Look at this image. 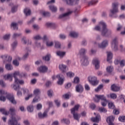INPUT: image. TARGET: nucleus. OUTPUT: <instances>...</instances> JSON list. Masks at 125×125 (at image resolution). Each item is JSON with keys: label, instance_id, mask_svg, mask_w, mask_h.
Masks as SVG:
<instances>
[{"label": "nucleus", "instance_id": "obj_1", "mask_svg": "<svg viewBox=\"0 0 125 125\" xmlns=\"http://www.w3.org/2000/svg\"><path fill=\"white\" fill-rule=\"evenodd\" d=\"M18 76H20L21 78H26L27 77V73L22 72L20 74L19 71H16L13 74L4 76V80L6 81V80H9L10 82H12V78H14L15 84L13 85V88L15 90H18V89L20 88V85L19 84H23L24 83L23 80H20L17 78Z\"/></svg>", "mask_w": 125, "mask_h": 125}, {"label": "nucleus", "instance_id": "obj_2", "mask_svg": "<svg viewBox=\"0 0 125 125\" xmlns=\"http://www.w3.org/2000/svg\"><path fill=\"white\" fill-rule=\"evenodd\" d=\"M102 27V30H101ZM95 30L96 31H101L102 36L103 37H109L112 34V31L107 28V24L103 21H101L99 22V25L95 27Z\"/></svg>", "mask_w": 125, "mask_h": 125}, {"label": "nucleus", "instance_id": "obj_3", "mask_svg": "<svg viewBox=\"0 0 125 125\" xmlns=\"http://www.w3.org/2000/svg\"><path fill=\"white\" fill-rule=\"evenodd\" d=\"M20 118L15 114H12L11 119L8 121V125H21L20 123H18V121Z\"/></svg>", "mask_w": 125, "mask_h": 125}, {"label": "nucleus", "instance_id": "obj_4", "mask_svg": "<svg viewBox=\"0 0 125 125\" xmlns=\"http://www.w3.org/2000/svg\"><path fill=\"white\" fill-rule=\"evenodd\" d=\"M5 94H7L6 97L9 101L11 102L12 104H16V101H15L13 95H11V94H7V93L3 90H0V95H5Z\"/></svg>", "mask_w": 125, "mask_h": 125}, {"label": "nucleus", "instance_id": "obj_5", "mask_svg": "<svg viewBox=\"0 0 125 125\" xmlns=\"http://www.w3.org/2000/svg\"><path fill=\"white\" fill-rule=\"evenodd\" d=\"M94 102L96 103H99L100 102V100L102 101H104V102H108L106 97L104 95H95V97L93 98Z\"/></svg>", "mask_w": 125, "mask_h": 125}, {"label": "nucleus", "instance_id": "obj_6", "mask_svg": "<svg viewBox=\"0 0 125 125\" xmlns=\"http://www.w3.org/2000/svg\"><path fill=\"white\" fill-rule=\"evenodd\" d=\"M35 98L33 100V102H38L41 100L40 95L41 94V90L40 89H35L33 92Z\"/></svg>", "mask_w": 125, "mask_h": 125}, {"label": "nucleus", "instance_id": "obj_7", "mask_svg": "<svg viewBox=\"0 0 125 125\" xmlns=\"http://www.w3.org/2000/svg\"><path fill=\"white\" fill-rule=\"evenodd\" d=\"M118 6H119V3L114 2L112 3V9L110 10V12L112 14H115L119 12V10L118 9Z\"/></svg>", "mask_w": 125, "mask_h": 125}, {"label": "nucleus", "instance_id": "obj_8", "mask_svg": "<svg viewBox=\"0 0 125 125\" xmlns=\"http://www.w3.org/2000/svg\"><path fill=\"white\" fill-rule=\"evenodd\" d=\"M88 81L92 85H97L98 84L97 78L95 77H89Z\"/></svg>", "mask_w": 125, "mask_h": 125}, {"label": "nucleus", "instance_id": "obj_9", "mask_svg": "<svg viewBox=\"0 0 125 125\" xmlns=\"http://www.w3.org/2000/svg\"><path fill=\"white\" fill-rule=\"evenodd\" d=\"M112 47H113L114 50L115 51H117L118 50V38H114L111 43Z\"/></svg>", "mask_w": 125, "mask_h": 125}, {"label": "nucleus", "instance_id": "obj_10", "mask_svg": "<svg viewBox=\"0 0 125 125\" xmlns=\"http://www.w3.org/2000/svg\"><path fill=\"white\" fill-rule=\"evenodd\" d=\"M49 109H46L43 113L40 112L38 113V117L40 119H44L47 117V113H48Z\"/></svg>", "mask_w": 125, "mask_h": 125}, {"label": "nucleus", "instance_id": "obj_11", "mask_svg": "<svg viewBox=\"0 0 125 125\" xmlns=\"http://www.w3.org/2000/svg\"><path fill=\"white\" fill-rule=\"evenodd\" d=\"M81 62H82V64L83 65V66H87L89 63V62H88V58L86 56H83Z\"/></svg>", "mask_w": 125, "mask_h": 125}, {"label": "nucleus", "instance_id": "obj_12", "mask_svg": "<svg viewBox=\"0 0 125 125\" xmlns=\"http://www.w3.org/2000/svg\"><path fill=\"white\" fill-rule=\"evenodd\" d=\"M75 90L76 92L82 93V92H83V86L81 84H78L75 87Z\"/></svg>", "mask_w": 125, "mask_h": 125}, {"label": "nucleus", "instance_id": "obj_13", "mask_svg": "<svg viewBox=\"0 0 125 125\" xmlns=\"http://www.w3.org/2000/svg\"><path fill=\"white\" fill-rule=\"evenodd\" d=\"M91 121L93 122V123H99L100 121H101V116L100 114H97L95 117H92L91 118Z\"/></svg>", "mask_w": 125, "mask_h": 125}, {"label": "nucleus", "instance_id": "obj_14", "mask_svg": "<svg viewBox=\"0 0 125 125\" xmlns=\"http://www.w3.org/2000/svg\"><path fill=\"white\" fill-rule=\"evenodd\" d=\"M114 121H115V117L113 116H110L106 119V122L108 125H114V123H113Z\"/></svg>", "mask_w": 125, "mask_h": 125}, {"label": "nucleus", "instance_id": "obj_15", "mask_svg": "<svg viewBox=\"0 0 125 125\" xmlns=\"http://www.w3.org/2000/svg\"><path fill=\"white\" fill-rule=\"evenodd\" d=\"M1 58L3 60L4 62H5V60L9 63L12 61V57L10 56H9L8 57L7 55L1 56Z\"/></svg>", "mask_w": 125, "mask_h": 125}, {"label": "nucleus", "instance_id": "obj_16", "mask_svg": "<svg viewBox=\"0 0 125 125\" xmlns=\"http://www.w3.org/2000/svg\"><path fill=\"white\" fill-rule=\"evenodd\" d=\"M108 45V41L104 40L101 44H99L98 46L100 48H105Z\"/></svg>", "mask_w": 125, "mask_h": 125}, {"label": "nucleus", "instance_id": "obj_17", "mask_svg": "<svg viewBox=\"0 0 125 125\" xmlns=\"http://www.w3.org/2000/svg\"><path fill=\"white\" fill-rule=\"evenodd\" d=\"M56 78L59 80L58 81V84L60 85L63 84V83H64V78L61 77L60 75H57Z\"/></svg>", "mask_w": 125, "mask_h": 125}, {"label": "nucleus", "instance_id": "obj_18", "mask_svg": "<svg viewBox=\"0 0 125 125\" xmlns=\"http://www.w3.org/2000/svg\"><path fill=\"white\" fill-rule=\"evenodd\" d=\"M120 87L118 86L117 84H113L111 86V89L112 91H114L115 92H117V91H119Z\"/></svg>", "mask_w": 125, "mask_h": 125}, {"label": "nucleus", "instance_id": "obj_19", "mask_svg": "<svg viewBox=\"0 0 125 125\" xmlns=\"http://www.w3.org/2000/svg\"><path fill=\"white\" fill-rule=\"evenodd\" d=\"M99 63V61L97 59H95L93 60V64L95 65L96 70L100 68Z\"/></svg>", "mask_w": 125, "mask_h": 125}, {"label": "nucleus", "instance_id": "obj_20", "mask_svg": "<svg viewBox=\"0 0 125 125\" xmlns=\"http://www.w3.org/2000/svg\"><path fill=\"white\" fill-rule=\"evenodd\" d=\"M71 13H72V12H68L64 14H62L59 16V19H61L62 18H65V17H68V16H69Z\"/></svg>", "mask_w": 125, "mask_h": 125}, {"label": "nucleus", "instance_id": "obj_21", "mask_svg": "<svg viewBox=\"0 0 125 125\" xmlns=\"http://www.w3.org/2000/svg\"><path fill=\"white\" fill-rule=\"evenodd\" d=\"M40 73H46L47 72V67L46 66H41L39 69Z\"/></svg>", "mask_w": 125, "mask_h": 125}, {"label": "nucleus", "instance_id": "obj_22", "mask_svg": "<svg viewBox=\"0 0 125 125\" xmlns=\"http://www.w3.org/2000/svg\"><path fill=\"white\" fill-rule=\"evenodd\" d=\"M67 68V65L65 64H60L59 65V69L61 70V71H62L63 73L64 72H66V68Z\"/></svg>", "mask_w": 125, "mask_h": 125}, {"label": "nucleus", "instance_id": "obj_23", "mask_svg": "<svg viewBox=\"0 0 125 125\" xmlns=\"http://www.w3.org/2000/svg\"><path fill=\"white\" fill-rule=\"evenodd\" d=\"M71 114H73V118L75 120H76L77 121H79L80 120L81 116L79 114L75 112H71Z\"/></svg>", "mask_w": 125, "mask_h": 125}, {"label": "nucleus", "instance_id": "obj_24", "mask_svg": "<svg viewBox=\"0 0 125 125\" xmlns=\"http://www.w3.org/2000/svg\"><path fill=\"white\" fill-rule=\"evenodd\" d=\"M49 8L52 12H56L57 11V7L53 5L49 6Z\"/></svg>", "mask_w": 125, "mask_h": 125}, {"label": "nucleus", "instance_id": "obj_25", "mask_svg": "<svg viewBox=\"0 0 125 125\" xmlns=\"http://www.w3.org/2000/svg\"><path fill=\"white\" fill-rule=\"evenodd\" d=\"M50 57H51V55H50V54H48L46 56L43 57L42 59L45 61L48 62L50 60Z\"/></svg>", "mask_w": 125, "mask_h": 125}, {"label": "nucleus", "instance_id": "obj_26", "mask_svg": "<svg viewBox=\"0 0 125 125\" xmlns=\"http://www.w3.org/2000/svg\"><path fill=\"white\" fill-rule=\"evenodd\" d=\"M106 53L107 54V61L109 62L113 58V53L111 52H107Z\"/></svg>", "mask_w": 125, "mask_h": 125}, {"label": "nucleus", "instance_id": "obj_27", "mask_svg": "<svg viewBox=\"0 0 125 125\" xmlns=\"http://www.w3.org/2000/svg\"><path fill=\"white\" fill-rule=\"evenodd\" d=\"M85 52H86V49L84 48H82L79 51V54L81 55V56H85L84 54H85Z\"/></svg>", "mask_w": 125, "mask_h": 125}, {"label": "nucleus", "instance_id": "obj_28", "mask_svg": "<svg viewBox=\"0 0 125 125\" xmlns=\"http://www.w3.org/2000/svg\"><path fill=\"white\" fill-rule=\"evenodd\" d=\"M27 110L28 112H29L30 113L34 112V106L33 105H28L27 107Z\"/></svg>", "mask_w": 125, "mask_h": 125}, {"label": "nucleus", "instance_id": "obj_29", "mask_svg": "<svg viewBox=\"0 0 125 125\" xmlns=\"http://www.w3.org/2000/svg\"><path fill=\"white\" fill-rule=\"evenodd\" d=\"M24 13L25 14L26 16H29V15H31V10L25 8L24 9Z\"/></svg>", "mask_w": 125, "mask_h": 125}, {"label": "nucleus", "instance_id": "obj_30", "mask_svg": "<svg viewBox=\"0 0 125 125\" xmlns=\"http://www.w3.org/2000/svg\"><path fill=\"white\" fill-rule=\"evenodd\" d=\"M65 54H66V52H62L61 51L57 52V55H58V56H60V57H63V56H64Z\"/></svg>", "mask_w": 125, "mask_h": 125}, {"label": "nucleus", "instance_id": "obj_31", "mask_svg": "<svg viewBox=\"0 0 125 125\" xmlns=\"http://www.w3.org/2000/svg\"><path fill=\"white\" fill-rule=\"evenodd\" d=\"M79 108H80V105L77 104L75 105L74 108L71 109V113H74L75 111H78Z\"/></svg>", "mask_w": 125, "mask_h": 125}, {"label": "nucleus", "instance_id": "obj_32", "mask_svg": "<svg viewBox=\"0 0 125 125\" xmlns=\"http://www.w3.org/2000/svg\"><path fill=\"white\" fill-rule=\"evenodd\" d=\"M11 26L13 27L14 30H18V23L16 22H12Z\"/></svg>", "mask_w": 125, "mask_h": 125}, {"label": "nucleus", "instance_id": "obj_33", "mask_svg": "<svg viewBox=\"0 0 125 125\" xmlns=\"http://www.w3.org/2000/svg\"><path fill=\"white\" fill-rule=\"evenodd\" d=\"M113 70L114 67H113L112 66H109L107 67L106 68L107 72L109 73V74H110L111 72H113Z\"/></svg>", "mask_w": 125, "mask_h": 125}, {"label": "nucleus", "instance_id": "obj_34", "mask_svg": "<svg viewBox=\"0 0 125 125\" xmlns=\"http://www.w3.org/2000/svg\"><path fill=\"white\" fill-rule=\"evenodd\" d=\"M63 1H66L67 4L68 5H73L74 4V0H62Z\"/></svg>", "mask_w": 125, "mask_h": 125}, {"label": "nucleus", "instance_id": "obj_35", "mask_svg": "<svg viewBox=\"0 0 125 125\" xmlns=\"http://www.w3.org/2000/svg\"><path fill=\"white\" fill-rule=\"evenodd\" d=\"M69 36H70V37H71V38H77L78 33H77L75 32H72L70 33Z\"/></svg>", "mask_w": 125, "mask_h": 125}, {"label": "nucleus", "instance_id": "obj_36", "mask_svg": "<svg viewBox=\"0 0 125 125\" xmlns=\"http://www.w3.org/2000/svg\"><path fill=\"white\" fill-rule=\"evenodd\" d=\"M98 111L100 113H107V109L104 107H99Z\"/></svg>", "mask_w": 125, "mask_h": 125}, {"label": "nucleus", "instance_id": "obj_37", "mask_svg": "<svg viewBox=\"0 0 125 125\" xmlns=\"http://www.w3.org/2000/svg\"><path fill=\"white\" fill-rule=\"evenodd\" d=\"M108 108L109 109H115V104H114V103H112V102H110V103H108Z\"/></svg>", "mask_w": 125, "mask_h": 125}, {"label": "nucleus", "instance_id": "obj_38", "mask_svg": "<svg viewBox=\"0 0 125 125\" xmlns=\"http://www.w3.org/2000/svg\"><path fill=\"white\" fill-rule=\"evenodd\" d=\"M5 68L6 70H8V71H11V70H12L13 69V67H12V65L10 64H6L5 65Z\"/></svg>", "mask_w": 125, "mask_h": 125}, {"label": "nucleus", "instance_id": "obj_39", "mask_svg": "<svg viewBox=\"0 0 125 125\" xmlns=\"http://www.w3.org/2000/svg\"><path fill=\"white\" fill-rule=\"evenodd\" d=\"M47 94L49 97H52L53 96V90L50 89L47 91Z\"/></svg>", "mask_w": 125, "mask_h": 125}, {"label": "nucleus", "instance_id": "obj_40", "mask_svg": "<svg viewBox=\"0 0 125 125\" xmlns=\"http://www.w3.org/2000/svg\"><path fill=\"white\" fill-rule=\"evenodd\" d=\"M103 84H102L99 85L97 88L95 89V91H96V92H98V91H100V90H101V89L103 88Z\"/></svg>", "mask_w": 125, "mask_h": 125}, {"label": "nucleus", "instance_id": "obj_41", "mask_svg": "<svg viewBox=\"0 0 125 125\" xmlns=\"http://www.w3.org/2000/svg\"><path fill=\"white\" fill-rule=\"evenodd\" d=\"M66 75L68 78H73V77H75V73L72 72H68L66 73Z\"/></svg>", "mask_w": 125, "mask_h": 125}, {"label": "nucleus", "instance_id": "obj_42", "mask_svg": "<svg viewBox=\"0 0 125 125\" xmlns=\"http://www.w3.org/2000/svg\"><path fill=\"white\" fill-rule=\"evenodd\" d=\"M97 2H98L97 0H92L88 2V5H93V4H96V3H97Z\"/></svg>", "mask_w": 125, "mask_h": 125}, {"label": "nucleus", "instance_id": "obj_43", "mask_svg": "<svg viewBox=\"0 0 125 125\" xmlns=\"http://www.w3.org/2000/svg\"><path fill=\"white\" fill-rule=\"evenodd\" d=\"M18 7V6L15 5L12 7L11 11L12 13H14L17 11V8Z\"/></svg>", "mask_w": 125, "mask_h": 125}, {"label": "nucleus", "instance_id": "obj_44", "mask_svg": "<svg viewBox=\"0 0 125 125\" xmlns=\"http://www.w3.org/2000/svg\"><path fill=\"white\" fill-rule=\"evenodd\" d=\"M21 36H22V34L21 33H14L13 35L12 38L13 39H16L17 38H18L19 37H21Z\"/></svg>", "mask_w": 125, "mask_h": 125}, {"label": "nucleus", "instance_id": "obj_45", "mask_svg": "<svg viewBox=\"0 0 125 125\" xmlns=\"http://www.w3.org/2000/svg\"><path fill=\"white\" fill-rule=\"evenodd\" d=\"M62 123H64L66 125H69L70 124V120L69 119H63L61 120Z\"/></svg>", "mask_w": 125, "mask_h": 125}, {"label": "nucleus", "instance_id": "obj_46", "mask_svg": "<svg viewBox=\"0 0 125 125\" xmlns=\"http://www.w3.org/2000/svg\"><path fill=\"white\" fill-rule=\"evenodd\" d=\"M42 15L44 17H49L50 16V13L48 12H44L42 13Z\"/></svg>", "mask_w": 125, "mask_h": 125}, {"label": "nucleus", "instance_id": "obj_47", "mask_svg": "<svg viewBox=\"0 0 125 125\" xmlns=\"http://www.w3.org/2000/svg\"><path fill=\"white\" fill-rule=\"evenodd\" d=\"M9 111L11 113V117H12V115H16L14 113V112H15V108H11L9 109Z\"/></svg>", "mask_w": 125, "mask_h": 125}, {"label": "nucleus", "instance_id": "obj_48", "mask_svg": "<svg viewBox=\"0 0 125 125\" xmlns=\"http://www.w3.org/2000/svg\"><path fill=\"white\" fill-rule=\"evenodd\" d=\"M55 46L56 48H60L61 47V44L59 42H55Z\"/></svg>", "mask_w": 125, "mask_h": 125}, {"label": "nucleus", "instance_id": "obj_49", "mask_svg": "<svg viewBox=\"0 0 125 125\" xmlns=\"http://www.w3.org/2000/svg\"><path fill=\"white\" fill-rule=\"evenodd\" d=\"M120 66L123 67H125V60H122L120 62Z\"/></svg>", "mask_w": 125, "mask_h": 125}, {"label": "nucleus", "instance_id": "obj_50", "mask_svg": "<svg viewBox=\"0 0 125 125\" xmlns=\"http://www.w3.org/2000/svg\"><path fill=\"white\" fill-rule=\"evenodd\" d=\"M110 98L112 99H117V95L115 93H111L110 94Z\"/></svg>", "mask_w": 125, "mask_h": 125}, {"label": "nucleus", "instance_id": "obj_51", "mask_svg": "<svg viewBox=\"0 0 125 125\" xmlns=\"http://www.w3.org/2000/svg\"><path fill=\"white\" fill-rule=\"evenodd\" d=\"M46 26L47 27H54L55 26V24L51 22H47L46 23Z\"/></svg>", "mask_w": 125, "mask_h": 125}, {"label": "nucleus", "instance_id": "obj_52", "mask_svg": "<svg viewBox=\"0 0 125 125\" xmlns=\"http://www.w3.org/2000/svg\"><path fill=\"white\" fill-rule=\"evenodd\" d=\"M28 56H29V53H26L22 57V60H26L27 58H28Z\"/></svg>", "mask_w": 125, "mask_h": 125}, {"label": "nucleus", "instance_id": "obj_53", "mask_svg": "<svg viewBox=\"0 0 125 125\" xmlns=\"http://www.w3.org/2000/svg\"><path fill=\"white\" fill-rule=\"evenodd\" d=\"M73 83H80V79L79 77H75L74 79Z\"/></svg>", "mask_w": 125, "mask_h": 125}, {"label": "nucleus", "instance_id": "obj_54", "mask_svg": "<svg viewBox=\"0 0 125 125\" xmlns=\"http://www.w3.org/2000/svg\"><path fill=\"white\" fill-rule=\"evenodd\" d=\"M10 38V35L9 34H6L3 37V40H9Z\"/></svg>", "mask_w": 125, "mask_h": 125}, {"label": "nucleus", "instance_id": "obj_55", "mask_svg": "<svg viewBox=\"0 0 125 125\" xmlns=\"http://www.w3.org/2000/svg\"><path fill=\"white\" fill-rule=\"evenodd\" d=\"M119 120L120 122H123L124 123L125 122V116H120L119 117Z\"/></svg>", "mask_w": 125, "mask_h": 125}, {"label": "nucleus", "instance_id": "obj_56", "mask_svg": "<svg viewBox=\"0 0 125 125\" xmlns=\"http://www.w3.org/2000/svg\"><path fill=\"white\" fill-rule=\"evenodd\" d=\"M62 97L64 99H69V98H70V95L69 94H65L62 95Z\"/></svg>", "mask_w": 125, "mask_h": 125}, {"label": "nucleus", "instance_id": "obj_57", "mask_svg": "<svg viewBox=\"0 0 125 125\" xmlns=\"http://www.w3.org/2000/svg\"><path fill=\"white\" fill-rule=\"evenodd\" d=\"M46 44L47 46H52L53 45V42L47 41L46 42Z\"/></svg>", "mask_w": 125, "mask_h": 125}, {"label": "nucleus", "instance_id": "obj_58", "mask_svg": "<svg viewBox=\"0 0 125 125\" xmlns=\"http://www.w3.org/2000/svg\"><path fill=\"white\" fill-rule=\"evenodd\" d=\"M16 46H17V41L14 42L12 44V47L13 49H14V48H15V47H16Z\"/></svg>", "mask_w": 125, "mask_h": 125}, {"label": "nucleus", "instance_id": "obj_59", "mask_svg": "<svg viewBox=\"0 0 125 125\" xmlns=\"http://www.w3.org/2000/svg\"><path fill=\"white\" fill-rule=\"evenodd\" d=\"M54 102H55V104H56V105L57 106V107H59V106H60V101H59V100H55Z\"/></svg>", "mask_w": 125, "mask_h": 125}, {"label": "nucleus", "instance_id": "obj_60", "mask_svg": "<svg viewBox=\"0 0 125 125\" xmlns=\"http://www.w3.org/2000/svg\"><path fill=\"white\" fill-rule=\"evenodd\" d=\"M84 88L85 90H87V91L90 90V87H89V85H88L87 84H85L84 85Z\"/></svg>", "mask_w": 125, "mask_h": 125}, {"label": "nucleus", "instance_id": "obj_61", "mask_svg": "<svg viewBox=\"0 0 125 125\" xmlns=\"http://www.w3.org/2000/svg\"><path fill=\"white\" fill-rule=\"evenodd\" d=\"M42 104H38L37 105V107H36L37 110H41V109H42Z\"/></svg>", "mask_w": 125, "mask_h": 125}, {"label": "nucleus", "instance_id": "obj_62", "mask_svg": "<svg viewBox=\"0 0 125 125\" xmlns=\"http://www.w3.org/2000/svg\"><path fill=\"white\" fill-rule=\"evenodd\" d=\"M34 39L36 41H37L38 40H42V37L40 35H37L34 37Z\"/></svg>", "mask_w": 125, "mask_h": 125}, {"label": "nucleus", "instance_id": "obj_63", "mask_svg": "<svg viewBox=\"0 0 125 125\" xmlns=\"http://www.w3.org/2000/svg\"><path fill=\"white\" fill-rule=\"evenodd\" d=\"M33 29H34L35 30H36L37 31L40 29V27L39 26V25L37 24L33 25Z\"/></svg>", "mask_w": 125, "mask_h": 125}, {"label": "nucleus", "instance_id": "obj_64", "mask_svg": "<svg viewBox=\"0 0 125 125\" xmlns=\"http://www.w3.org/2000/svg\"><path fill=\"white\" fill-rule=\"evenodd\" d=\"M13 64H14L15 66H19V62H18L17 60L13 61Z\"/></svg>", "mask_w": 125, "mask_h": 125}]
</instances>
